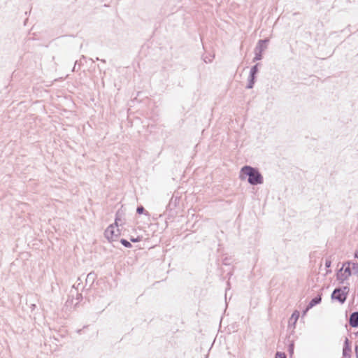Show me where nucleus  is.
<instances>
[{
  "instance_id": "bb28decb",
  "label": "nucleus",
  "mask_w": 358,
  "mask_h": 358,
  "mask_svg": "<svg viewBox=\"0 0 358 358\" xmlns=\"http://www.w3.org/2000/svg\"><path fill=\"white\" fill-rule=\"evenodd\" d=\"M78 64V62L76 61L74 66H73V68L72 69V71L75 72V71H78V69H76Z\"/></svg>"
},
{
  "instance_id": "c85d7f7f",
  "label": "nucleus",
  "mask_w": 358,
  "mask_h": 358,
  "mask_svg": "<svg viewBox=\"0 0 358 358\" xmlns=\"http://www.w3.org/2000/svg\"><path fill=\"white\" fill-rule=\"evenodd\" d=\"M354 257L355 258L358 259V248L355 250Z\"/></svg>"
},
{
  "instance_id": "f257e3e1",
  "label": "nucleus",
  "mask_w": 358,
  "mask_h": 358,
  "mask_svg": "<svg viewBox=\"0 0 358 358\" xmlns=\"http://www.w3.org/2000/svg\"><path fill=\"white\" fill-rule=\"evenodd\" d=\"M239 178L241 180H247L253 186L264 183V177L259 169L250 165H245L241 169Z\"/></svg>"
},
{
  "instance_id": "dca6fc26",
  "label": "nucleus",
  "mask_w": 358,
  "mask_h": 358,
  "mask_svg": "<svg viewBox=\"0 0 358 358\" xmlns=\"http://www.w3.org/2000/svg\"><path fill=\"white\" fill-rule=\"evenodd\" d=\"M120 242L125 248H131L132 247L131 241H129L127 239L122 238V239H120Z\"/></svg>"
},
{
  "instance_id": "a211bd4d",
  "label": "nucleus",
  "mask_w": 358,
  "mask_h": 358,
  "mask_svg": "<svg viewBox=\"0 0 358 358\" xmlns=\"http://www.w3.org/2000/svg\"><path fill=\"white\" fill-rule=\"evenodd\" d=\"M347 264L348 263H343L341 267L336 270V278H338V276L343 273L345 268L346 267Z\"/></svg>"
},
{
  "instance_id": "a878e982",
  "label": "nucleus",
  "mask_w": 358,
  "mask_h": 358,
  "mask_svg": "<svg viewBox=\"0 0 358 358\" xmlns=\"http://www.w3.org/2000/svg\"><path fill=\"white\" fill-rule=\"evenodd\" d=\"M355 351L356 357L358 358V343H356Z\"/></svg>"
},
{
  "instance_id": "1a4fd4ad",
  "label": "nucleus",
  "mask_w": 358,
  "mask_h": 358,
  "mask_svg": "<svg viewBox=\"0 0 358 358\" xmlns=\"http://www.w3.org/2000/svg\"><path fill=\"white\" fill-rule=\"evenodd\" d=\"M349 324L352 328L358 327V311L352 312L350 315Z\"/></svg>"
},
{
  "instance_id": "f8f14e48",
  "label": "nucleus",
  "mask_w": 358,
  "mask_h": 358,
  "mask_svg": "<svg viewBox=\"0 0 358 358\" xmlns=\"http://www.w3.org/2000/svg\"><path fill=\"white\" fill-rule=\"evenodd\" d=\"M136 213L138 215L144 214L148 216L150 215L149 213L147 210H145V209L144 208V207L142 205H139L137 206Z\"/></svg>"
},
{
  "instance_id": "6ab92c4d",
  "label": "nucleus",
  "mask_w": 358,
  "mask_h": 358,
  "mask_svg": "<svg viewBox=\"0 0 358 358\" xmlns=\"http://www.w3.org/2000/svg\"><path fill=\"white\" fill-rule=\"evenodd\" d=\"M95 278H96V274L94 272L90 273L87 276L86 282H87L89 281H92V283H93L95 280Z\"/></svg>"
},
{
  "instance_id": "b1692460",
  "label": "nucleus",
  "mask_w": 358,
  "mask_h": 358,
  "mask_svg": "<svg viewBox=\"0 0 358 358\" xmlns=\"http://www.w3.org/2000/svg\"><path fill=\"white\" fill-rule=\"evenodd\" d=\"M229 260H230V259H229V258L225 257V258L223 259V262H222L223 264H224V265H229V264H230Z\"/></svg>"
},
{
  "instance_id": "9b49d317",
  "label": "nucleus",
  "mask_w": 358,
  "mask_h": 358,
  "mask_svg": "<svg viewBox=\"0 0 358 358\" xmlns=\"http://www.w3.org/2000/svg\"><path fill=\"white\" fill-rule=\"evenodd\" d=\"M300 316V313L299 310H294L291 317L289 319L288 323L289 327H295V325L296 324L297 320H299V317Z\"/></svg>"
},
{
  "instance_id": "423d86ee",
  "label": "nucleus",
  "mask_w": 358,
  "mask_h": 358,
  "mask_svg": "<svg viewBox=\"0 0 358 358\" xmlns=\"http://www.w3.org/2000/svg\"><path fill=\"white\" fill-rule=\"evenodd\" d=\"M351 353H352L351 342L348 338H345V339L344 341V343H343V352H342L343 357L351 358Z\"/></svg>"
},
{
  "instance_id": "412c9836",
  "label": "nucleus",
  "mask_w": 358,
  "mask_h": 358,
  "mask_svg": "<svg viewBox=\"0 0 358 358\" xmlns=\"http://www.w3.org/2000/svg\"><path fill=\"white\" fill-rule=\"evenodd\" d=\"M141 240H142V237L141 236H137L136 238L131 236L130 238V241L132 242V243H138V242H140Z\"/></svg>"
},
{
  "instance_id": "20e7f679",
  "label": "nucleus",
  "mask_w": 358,
  "mask_h": 358,
  "mask_svg": "<svg viewBox=\"0 0 358 358\" xmlns=\"http://www.w3.org/2000/svg\"><path fill=\"white\" fill-rule=\"evenodd\" d=\"M331 299L338 301L341 304H343L347 299V296L342 293L340 287H336L331 293Z\"/></svg>"
},
{
  "instance_id": "7ed1b4c3",
  "label": "nucleus",
  "mask_w": 358,
  "mask_h": 358,
  "mask_svg": "<svg viewBox=\"0 0 358 358\" xmlns=\"http://www.w3.org/2000/svg\"><path fill=\"white\" fill-rule=\"evenodd\" d=\"M259 65H260V64L257 63L251 67L250 73H249V76L248 78V84L245 87L246 89L250 90V89L253 88L255 83L256 82L257 75L259 72Z\"/></svg>"
},
{
  "instance_id": "393cba45",
  "label": "nucleus",
  "mask_w": 358,
  "mask_h": 358,
  "mask_svg": "<svg viewBox=\"0 0 358 358\" xmlns=\"http://www.w3.org/2000/svg\"><path fill=\"white\" fill-rule=\"evenodd\" d=\"M76 299L78 300V303L83 299V295L81 294H77Z\"/></svg>"
},
{
  "instance_id": "5701e85b",
  "label": "nucleus",
  "mask_w": 358,
  "mask_h": 358,
  "mask_svg": "<svg viewBox=\"0 0 358 358\" xmlns=\"http://www.w3.org/2000/svg\"><path fill=\"white\" fill-rule=\"evenodd\" d=\"M288 351L289 354H292L294 352V344H290L288 347Z\"/></svg>"
},
{
  "instance_id": "4468645a",
  "label": "nucleus",
  "mask_w": 358,
  "mask_h": 358,
  "mask_svg": "<svg viewBox=\"0 0 358 358\" xmlns=\"http://www.w3.org/2000/svg\"><path fill=\"white\" fill-rule=\"evenodd\" d=\"M331 265V261L329 259H326L325 260V267L327 268L325 275H328L331 273V270L330 269Z\"/></svg>"
},
{
  "instance_id": "f3484780",
  "label": "nucleus",
  "mask_w": 358,
  "mask_h": 358,
  "mask_svg": "<svg viewBox=\"0 0 358 358\" xmlns=\"http://www.w3.org/2000/svg\"><path fill=\"white\" fill-rule=\"evenodd\" d=\"M351 271L353 275L358 276V262L352 263Z\"/></svg>"
},
{
  "instance_id": "f03ea898",
  "label": "nucleus",
  "mask_w": 358,
  "mask_h": 358,
  "mask_svg": "<svg viewBox=\"0 0 358 358\" xmlns=\"http://www.w3.org/2000/svg\"><path fill=\"white\" fill-rule=\"evenodd\" d=\"M120 220L118 217V213H116L115 223L110 224L104 231V236L109 242L116 241L120 236V231L118 229V222Z\"/></svg>"
},
{
  "instance_id": "2f4dec72",
  "label": "nucleus",
  "mask_w": 358,
  "mask_h": 358,
  "mask_svg": "<svg viewBox=\"0 0 358 358\" xmlns=\"http://www.w3.org/2000/svg\"><path fill=\"white\" fill-rule=\"evenodd\" d=\"M355 334L356 336H358V331L356 332Z\"/></svg>"
},
{
  "instance_id": "9d476101",
  "label": "nucleus",
  "mask_w": 358,
  "mask_h": 358,
  "mask_svg": "<svg viewBox=\"0 0 358 358\" xmlns=\"http://www.w3.org/2000/svg\"><path fill=\"white\" fill-rule=\"evenodd\" d=\"M180 201V197L173 196L166 206V210L172 211L174 210Z\"/></svg>"
},
{
  "instance_id": "c756f323",
  "label": "nucleus",
  "mask_w": 358,
  "mask_h": 358,
  "mask_svg": "<svg viewBox=\"0 0 358 358\" xmlns=\"http://www.w3.org/2000/svg\"><path fill=\"white\" fill-rule=\"evenodd\" d=\"M96 60H99V59L97 57V58H96ZM100 61H101V62L106 63V60H105V59H100Z\"/></svg>"
},
{
  "instance_id": "aec40b11",
  "label": "nucleus",
  "mask_w": 358,
  "mask_h": 358,
  "mask_svg": "<svg viewBox=\"0 0 358 358\" xmlns=\"http://www.w3.org/2000/svg\"><path fill=\"white\" fill-rule=\"evenodd\" d=\"M275 358H287V355L285 352H277L275 355Z\"/></svg>"
},
{
  "instance_id": "2eb2a0df",
  "label": "nucleus",
  "mask_w": 358,
  "mask_h": 358,
  "mask_svg": "<svg viewBox=\"0 0 358 358\" xmlns=\"http://www.w3.org/2000/svg\"><path fill=\"white\" fill-rule=\"evenodd\" d=\"M262 53H263L262 52L257 51L255 50V57L253 58V62H256V61L262 59V58H263Z\"/></svg>"
},
{
  "instance_id": "0eeeda50",
  "label": "nucleus",
  "mask_w": 358,
  "mask_h": 358,
  "mask_svg": "<svg viewBox=\"0 0 358 358\" xmlns=\"http://www.w3.org/2000/svg\"><path fill=\"white\" fill-rule=\"evenodd\" d=\"M321 301H322V294H318L316 296H315L314 298H313L308 302L307 307H306V310L303 311V315H305L306 311L308 309H310V308H313L314 306H315L316 305L320 304L321 303Z\"/></svg>"
},
{
  "instance_id": "cd10ccee",
  "label": "nucleus",
  "mask_w": 358,
  "mask_h": 358,
  "mask_svg": "<svg viewBox=\"0 0 358 358\" xmlns=\"http://www.w3.org/2000/svg\"><path fill=\"white\" fill-rule=\"evenodd\" d=\"M343 263H348L346 264V266H350V267H352V263H354V262H352V261H346V262H344Z\"/></svg>"
},
{
  "instance_id": "473e14b6",
  "label": "nucleus",
  "mask_w": 358,
  "mask_h": 358,
  "mask_svg": "<svg viewBox=\"0 0 358 358\" xmlns=\"http://www.w3.org/2000/svg\"><path fill=\"white\" fill-rule=\"evenodd\" d=\"M343 358H348V357H343Z\"/></svg>"
},
{
  "instance_id": "ddd939ff",
  "label": "nucleus",
  "mask_w": 358,
  "mask_h": 358,
  "mask_svg": "<svg viewBox=\"0 0 358 358\" xmlns=\"http://www.w3.org/2000/svg\"><path fill=\"white\" fill-rule=\"evenodd\" d=\"M339 287L341 289L342 293H343L348 297L350 292V284L348 282L346 285Z\"/></svg>"
},
{
  "instance_id": "7c9ffc66",
  "label": "nucleus",
  "mask_w": 358,
  "mask_h": 358,
  "mask_svg": "<svg viewBox=\"0 0 358 358\" xmlns=\"http://www.w3.org/2000/svg\"><path fill=\"white\" fill-rule=\"evenodd\" d=\"M35 307H36V305H35V304H32V305H31V308H35Z\"/></svg>"
},
{
  "instance_id": "39448f33",
  "label": "nucleus",
  "mask_w": 358,
  "mask_h": 358,
  "mask_svg": "<svg viewBox=\"0 0 358 358\" xmlns=\"http://www.w3.org/2000/svg\"><path fill=\"white\" fill-rule=\"evenodd\" d=\"M352 275V272L351 271V267L346 266L343 273L340 275L338 278H336V280L340 285H343L345 283V280H347Z\"/></svg>"
},
{
  "instance_id": "6e6552de",
  "label": "nucleus",
  "mask_w": 358,
  "mask_h": 358,
  "mask_svg": "<svg viewBox=\"0 0 358 358\" xmlns=\"http://www.w3.org/2000/svg\"><path fill=\"white\" fill-rule=\"evenodd\" d=\"M269 43V38H265L264 39H260L258 41L257 44L255 48V50L259 52H264L266 48L267 45Z\"/></svg>"
},
{
  "instance_id": "4be33fe9",
  "label": "nucleus",
  "mask_w": 358,
  "mask_h": 358,
  "mask_svg": "<svg viewBox=\"0 0 358 358\" xmlns=\"http://www.w3.org/2000/svg\"><path fill=\"white\" fill-rule=\"evenodd\" d=\"M202 59L205 63H210L212 62V59H210L208 56L203 57Z\"/></svg>"
}]
</instances>
